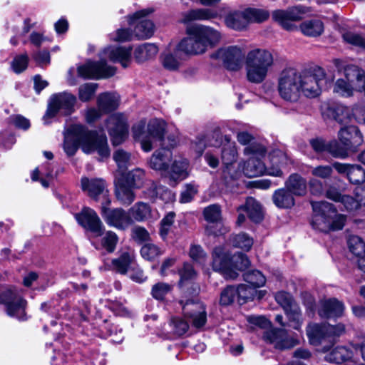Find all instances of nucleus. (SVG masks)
Wrapping results in <instances>:
<instances>
[{
    "label": "nucleus",
    "instance_id": "obj_56",
    "mask_svg": "<svg viewBox=\"0 0 365 365\" xmlns=\"http://www.w3.org/2000/svg\"><path fill=\"white\" fill-rule=\"evenodd\" d=\"M96 90L95 83H88L81 85L78 88V97L82 101H88L94 96Z\"/></svg>",
    "mask_w": 365,
    "mask_h": 365
},
{
    "label": "nucleus",
    "instance_id": "obj_39",
    "mask_svg": "<svg viewBox=\"0 0 365 365\" xmlns=\"http://www.w3.org/2000/svg\"><path fill=\"white\" fill-rule=\"evenodd\" d=\"M348 244L350 251L359 257V268L365 273V243L358 236H352Z\"/></svg>",
    "mask_w": 365,
    "mask_h": 365
},
{
    "label": "nucleus",
    "instance_id": "obj_10",
    "mask_svg": "<svg viewBox=\"0 0 365 365\" xmlns=\"http://www.w3.org/2000/svg\"><path fill=\"white\" fill-rule=\"evenodd\" d=\"M277 88L284 100L297 101L299 98V72L294 68L283 70L278 78Z\"/></svg>",
    "mask_w": 365,
    "mask_h": 365
},
{
    "label": "nucleus",
    "instance_id": "obj_4",
    "mask_svg": "<svg viewBox=\"0 0 365 365\" xmlns=\"http://www.w3.org/2000/svg\"><path fill=\"white\" fill-rule=\"evenodd\" d=\"M145 121L141 120L133 127V135L135 140L140 142L142 149L145 152L150 151L158 141H163V145L174 148L178 143V135L173 134L167 138L168 143L163 139L165 123L163 120L154 119L149 122L145 130Z\"/></svg>",
    "mask_w": 365,
    "mask_h": 365
},
{
    "label": "nucleus",
    "instance_id": "obj_22",
    "mask_svg": "<svg viewBox=\"0 0 365 365\" xmlns=\"http://www.w3.org/2000/svg\"><path fill=\"white\" fill-rule=\"evenodd\" d=\"M131 47L108 46L101 53L100 57L106 61L108 58L110 61L120 63L123 68L129 66L132 61Z\"/></svg>",
    "mask_w": 365,
    "mask_h": 365
},
{
    "label": "nucleus",
    "instance_id": "obj_57",
    "mask_svg": "<svg viewBox=\"0 0 365 365\" xmlns=\"http://www.w3.org/2000/svg\"><path fill=\"white\" fill-rule=\"evenodd\" d=\"M232 270H242L250 265L247 257L242 253H237L231 257Z\"/></svg>",
    "mask_w": 365,
    "mask_h": 365
},
{
    "label": "nucleus",
    "instance_id": "obj_36",
    "mask_svg": "<svg viewBox=\"0 0 365 365\" xmlns=\"http://www.w3.org/2000/svg\"><path fill=\"white\" fill-rule=\"evenodd\" d=\"M217 13L210 9H192L182 14L180 22L187 24L193 21H205L214 19Z\"/></svg>",
    "mask_w": 365,
    "mask_h": 365
},
{
    "label": "nucleus",
    "instance_id": "obj_63",
    "mask_svg": "<svg viewBox=\"0 0 365 365\" xmlns=\"http://www.w3.org/2000/svg\"><path fill=\"white\" fill-rule=\"evenodd\" d=\"M334 118L339 123L344 126H348V124L351 120L349 110L343 106H340L336 108Z\"/></svg>",
    "mask_w": 365,
    "mask_h": 365
},
{
    "label": "nucleus",
    "instance_id": "obj_5",
    "mask_svg": "<svg viewBox=\"0 0 365 365\" xmlns=\"http://www.w3.org/2000/svg\"><path fill=\"white\" fill-rule=\"evenodd\" d=\"M341 76L335 82L334 93L342 97L352 96L354 92H363L365 96V73L356 66L348 65L340 71Z\"/></svg>",
    "mask_w": 365,
    "mask_h": 365
},
{
    "label": "nucleus",
    "instance_id": "obj_24",
    "mask_svg": "<svg viewBox=\"0 0 365 365\" xmlns=\"http://www.w3.org/2000/svg\"><path fill=\"white\" fill-rule=\"evenodd\" d=\"M305 12L306 9L303 6H297L287 10L274 11L272 16L282 27L287 30H292L294 27L292 22L301 20Z\"/></svg>",
    "mask_w": 365,
    "mask_h": 365
},
{
    "label": "nucleus",
    "instance_id": "obj_46",
    "mask_svg": "<svg viewBox=\"0 0 365 365\" xmlns=\"http://www.w3.org/2000/svg\"><path fill=\"white\" fill-rule=\"evenodd\" d=\"M237 294V301L240 304H244L248 300H252L256 297L258 299L262 297V292H257L254 287L246 284H241L236 288Z\"/></svg>",
    "mask_w": 365,
    "mask_h": 365
},
{
    "label": "nucleus",
    "instance_id": "obj_41",
    "mask_svg": "<svg viewBox=\"0 0 365 365\" xmlns=\"http://www.w3.org/2000/svg\"><path fill=\"white\" fill-rule=\"evenodd\" d=\"M134 188L119 180H115V196L117 200L124 205H130L135 200Z\"/></svg>",
    "mask_w": 365,
    "mask_h": 365
},
{
    "label": "nucleus",
    "instance_id": "obj_34",
    "mask_svg": "<svg viewBox=\"0 0 365 365\" xmlns=\"http://www.w3.org/2000/svg\"><path fill=\"white\" fill-rule=\"evenodd\" d=\"M146 197L153 201L158 198L168 202L174 200L175 195L167 188L159 185L155 182H151L145 191Z\"/></svg>",
    "mask_w": 365,
    "mask_h": 365
},
{
    "label": "nucleus",
    "instance_id": "obj_8",
    "mask_svg": "<svg viewBox=\"0 0 365 365\" xmlns=\"http://www.w3.org/2000/svg\"><path fill=\"white\" fill-rule=\"evenodd\" d=\"M0 304L4 306L8 316L22 321L27 319V302L16 288L10 287L3 291L0 294Z\"/></svg>",
    "mask_w": 365,
    "mask_h": 365
},
{
    "label": "nucleus",
    "instance_id": "obj_60",
    "mask_svg": "<svg viewBox=\"0 0 365 365\" xmlns=\"http://www.w3.org/2000/svg\"><path fill=\"white\" fill-rule=\"evenodd\" d=\"M172 287L169 284L159 282L155 284L152 288L153 297L158 299H163L164 297L171 291Z\"/></svg>",
    "mask_w": 365,
    "mask_h": 365
},
{
    "label": "nucleus",
    "instance_id": "obj_47",
    "mask_svg": "<svg viewBox=\"0 0 365 365\" xmlns=\"http://www.w3.org/2000/svg\"><path fill=\"white\" fill-rule=\"evenodd\" d=\"M130 213L137 221H143L153 217L150 206L143 202L135 204L130 209Z\"/></svg>",
    "mask_w": 365,
    "mask_h": 365
},
{
    "label": "nucleus",
    "instance_id": "obj_38",
    "mask_svg": "<svg viewBox=\"0 0 365 365\" xmlns=\"http://www.w3.org/2000/svg\"><path fill=\"white\" fill-rule=\"evenodd\" d=\"M186 54L179 48V43L173 51L165 53L162 56V63L165 68L169 71L178 70L182 61V53Z\"/></svg>",
    "mask_w": 365,
    "mask_h": 365
},
{
    "label": "nucleus",
    "instance_id": "obj_62",
    "mask_svg": "<svg viewBox=\"0 0 365 365\" xmlns=\"http://www.w3.org/2000/svg\"><path fill=\"white\" fill-rule=\"evenodd\" d=\"M333 166L317 165L311 168V174L318 178L327 179L331 177L333 172Z\"/></svg>",
    "mask_w": 365,
    "mask_h": 365
},
{
    "label": "nucleus",
    "instance_id": "obj_55",
    "mask_svg": "<svg viewBox=\"0 0 365 365\" xmlns=\"http://www.w3.org/2000/svg\"><path fill=\"white\" fill-rule=\"evenodd\" d=\"M175 216V213L170 212L161 220L159 233L162 239L165 240L168 234L170 232L174 222Z\"/></svg>",
    "mask_w": 365,
    "mask_h": 365
},
{
    "label": "nucleus",
    "instance_id": "obj_58",
    "mask_svg": "<svg viewBox=\"0 0 365 365\" xmlns=\"http://www.w3.org/2000/svg\"><path fill=\"white\" fill-rule=\"evenodd\" d=\"M343 145H340L336 140L328 143L327 152L335 158H344L347 156V150Z\"/></svg>",
    "mask_w": 365,
    "mask_h": 365
},
{
    "label": "nucleus",
    "instance_id": "obj_32",
    "mask_svg": "<svg viewBox=\"0 0 365 365\" xmlns=\"http://www.w3.org/2000/svg\"><path fill=\"white\" fill-rule=\"evenodd\" d=\"M344 311L342 302L335 298L323 299L320 302L318 313L322 317H339Z\"/></svg>",
    "mask_w": 365,
    "mask_h": 365
},
{
    "label": "nucleus",
    "instance_id": "obj_7",
    "mask_svg": "<svg viewBox=\"0 0 365 365\" xmlns=\"http://www.w3.org/2000/svg\"><path fill=\"white\" fill-rule=\"evenodd\" d=\"M269 13L264 10L247 9L242 11H235L228 14L225 19L227 27L241 31L254 22H262L267 19Z\"/></svg>",
    "mask_w": 365,
    "mask_h": 365
},
{
    "label": "nucleus",
    "instance_id": "obj_1",
    "mask_svg": "<svg viewBox=\"0 0 365 365\" xmlns=\"http://www.w3.org/2000/svg\"><path fill=\"white\" fill-rule=\"evenodd\" d=\"M210 56L222 61L227 69L232 71L239 70L245 60L246 78L249 82L256 84L262 83L267 78L274 64L272 53L261 48H252L245 56L243 48L239 46H223Z\"/></svg>",
    "mask_w": 365,
    "mask_h": 365
},
{
    "label": "nucleus",
    "instance_id": "obj_50",
    "mask_svg": "<svg viewBox=\"0 0 365 365\" xmlns=\"http://www.w3.org/2000/svg\"><path fill=\"white\" fill-rule=\"evenodd\" d=\"M254 240L246 233H240L232 237V243L234 247L249 251L253 245Z\"/></svg>",
    "mask_w": 365,
    "mask_h": 365
},
{
    "label": "nucleus",
    "instance_id": "obj_33",
    "mask_svg": "<svg viewBox=\"0 0 365 365\" xmlns=\"http://www.w3.org/2000/svg\"><path fill=\"white\" fill-rule=\"evenodd\" d=\"M327 197L335 202H340L348 211H355L361 206H365L362 204L359 198L355 200L352 197L346 195H341L335 189H329L327 192Z\"/></svg>",
    "mask_w": 365,
    "mask_h": 365
},
{
    "label": "nucleus",
    "instance_id": "obj_2",
    "mask_svg": "<svg viewBox=\"0 0 365 365\" xmlns=\"http://www.w3.org/2000/svg\"><path fill=\"white\" fill-rule=\"evenodd\" d=\"M81 145L86 153L96 151L101 158L110 154L107 138L104 134L86 130L81 125H73L65 134L64 150L68 155H73Z\"/></svg>",
    "mask_w": 365,
    "mask_h": 365
},
{
    "label": "nucleus",
    "instance_id": "obj_6",
    "mask_svg": "<svg viewBox=\"0 0 365 365\" xmlns=\"http://www.w3.org/2000/svg\"><path fill=\"white\" fill-rule=\"evenodd\" d=\"M266 153L264 146L257 143H252L244 150V154L250 156V159L243 165L241 163V173L248 178H255L264 174L279 177L282 172L278 166L266 168L260 160Z\"/></svg>",
    "mask_w": 365,
    "mask_h": 365
},
{
    "label": "nucleus",
    "instance_id": "obj_15",
    "mask_svg": "<svg viewBox=\"0 0 365 365\" xmlns=\"http://www.w3.org/2000/svg\"><path fill=\"white\" fill-rule=\"evenodd\" d=\"M154 9L147 8L136 11L133 15L128 16V24L130 26H135V36L138 38H148L151 37L155 31L153 23L144 18L152 13Z\"/></svg>",
    "mask_w": 365,
    "mask_h": 365
},
{
    "label": "nucleus",
    "instance_id": "obj_49",
    "mask_svg": "<svg viewBox=\"0 0 365 365\" xmlns=\"http://www.w3.org/2000/svg\"><path fill=\"white\" fill-rule=\"evenodd\" d=\"M113 159L118 165V173H123L131 163L130 154L122 149H118L113 153Z\"/></svg>",
    "mask_w": 365,
    "mask_h": 365
},
{
    "label": "nucleus",
    "instance_id": "obj_21",
    "mask_svg": "<svg viewBox=\"0 0 365 365\" xmlns=\"http://www.w3.org/2000/svg\"><path fill=\"white\" fill-rule=\"evenodd\" d=\"M180 304L182 305L185 317L192 320L195 327L200 328L205 325L207 321V314L202 302L192 299L187 301L185 304L180 302Z\"/></svg>",
    "mask_w": 365,
    "mask_h": 365
},
{
    "label": "nucleus",
    "instance_id": "obj_23",
    "mask_svg": "<svg viewBox=\"0 0 365 365\" xmlns=\"http://www.w3.org/2000/svg\"><path fill=\"white\" fill-rule=\"evenodd\" d=\"M264 338L278 349H291L299 344L298 339L288 337L287 331L283 329H272L267 331L264 334Z\"/></svg>",
    "mask_w": 365,
    "mask_h": 365
},
{
    "label": "nucleus",
    "instance_id": "obj_30",
    "mask_svg": "<svg viewBox=\"0 0 365 365\" xmlns=\"http://www.w3.org/2000/svg\"><path fill=\"white\" fill-rule=\"evenodd\" d=\"M187 168L188 161L180 155H175L165 176L169 178L171 183H174L187 177Z\"/></svg>",
    "mask_w": 365,
    "mask_h": 365
},
{
    "label": "nucleus",
    "instance_id": "obj_45",
    "mask_svg": "<svg viewBox=\"0 0 365 365\" xmlns=\"http://www.w3.org/2000/svg\"><path fill=\"white\" fill-rule=\"evenodd\" d=\"M120 174L121 176L117 179L134 189L139 188L142 185L145 175L143 170L139 168L128 172L125 175Z\"/></svg>",
    "mask_w": 365,
    "mask_h": 365
},
{
    "label": "nucleus",
    "instance_id": "obj_20",
    "mask_svg": "<svg viewBox=\"0 0 365 365\" xmlns=\"http://www.w3.org/2000/svg\"><path fill=\"white\" fill-rule=\"evenodd\" d=\"M81 189L90 197L98 200L100 197L103 202L109 197V191L106 182L102 178H88L83 177L81 180Z\"/></svg>",
    "mask_w": 365,
    "mask_h": 365
},
{
    "label": "nucleus",
    "instance_id": "obj_61",
    "mask_svg": "<svg viewBox=\"0 0 365 365\" xmlns=\"http://www.w3.org/2000/svg\"><path fill=\"white\" fill-rule=\"evenodd\" d=\"M343 38L350 44L365 48V35L346 32L343 34Z\"/></svg>",
    "mask_w": 365,
    "mask_h": 365
},
{
    "label": "nucleus",
    "instance_id": "obj_11",
    "mask_svg": "<svg viewBox=\"0 0 365 365\" xmlns=\"http://www.w3.org/2000/svg\"><path fill=\"white\" fill-rule=\"evenodd\" d=\"M76 97L69 93H60L53 95L49 101L48 107L43 116L44 123H50V119L57 115H68L74 111Z\"/></svg>",
    "mask_w": 365,
    "mask_h": 365
},
{
    "label": "nucleus",
    "instance_id": "obj_29",
    "mask_svg": "<svg viewBox=\"0 0 365 365\" xmlns=\"http://www.w3.org/2000/svg\"><path fill=\"white\" fill-rule=\"evenodd\" d=\"M358 349V346L353 344L349 346H338L327 354L325 359L329 362L336 364L353 361L355 352Z\"/></svg>",
    "mask_w": 365,
    "mask_h": 365
},
{
    "label": "nucleus",
    "instance_id": "obj_25",
    "mask_svg": "<svg viewBox=\"0 0 365 365\" xmlns=\"http://www.w3.org/2000/svg\"><path fill=\"white\" fill-rule=\"evenodd\" d=\"M333 167L339 174L346 175L352 184L365 182V170L359 165L336 162Z\"/></svg>",
    "mask_w": 365,
    "mask_h": 365
},
{
    "label": "nucleus",
    "instance_id": "obj_53",
    "mask_svg": "<svg viewBox=\"0 0 365 365\" xmlns=\"http://www.w3.org/2000/svg\"><path fill=\"white\" fill-rule=\"evenodd\" d=\"M163 251L155 245L148 243L144 245L141 250L142 257L147 260H153L163 254Z\"/></svg>",
    "mask_w": 365,
    "mask_h": 365
},
{
    "label": "nucleus",
    "instance_id": "obj_28",
    "mask_svg": "<svg viewBox=\"0 0 365 365\" xmlns=\"http://www.w3.org/2000/svg\"><path fill=\"white\" fill-rule=\"evenodd\" d=\"M174 155L169 148H163L152 155L150 166L155 170L162 172L165 176Z\"/></svg>",
    "mask_w": 365,
    "mask_h": 365
},
{
    "label": "nucleus",
    "instance_id": "obj_26",
    "mask_svg": "<svg viewBox=\"0 0 365 365\" xmlns=\"http://www.w3.org/2000/svg\"><path fill=\"white\" fill-rule=\"evenodd\" d=\"M205 219L210 222H216L206 227L205 232L208 235H219L224 233L222 230V225L218 223L221 220V207L220 205L213 204L206 207L203 210Z\"/></svg>",
    "mask_w": 365,
    "mask_h": 365
},
{
    "label": "nucleus",
    "instance_id": "obj_35",
    "mask_svg": "<svg viewBox=\"0 0 365 365\" xmlns=\"http://www.w3.org/2000/svg\"><path fill=\"white\" fill-rule=\"evenodd\" d=\"M284 187L294 196H304L307 193V181L301 175L292 174L286 180Z\"/></svg>",
    "mask_w": 365,
    "mask_h": 365
},
{
    "label": "nucleus",
    "instance_id": "obj_31",
    "mask_svg": "<svg viewBox=\"0 0 365 365\" xmlns=\"http://www.w3.org/2000/svg\"><path fill=\"white\" fill-rule=\"evenodd\" d=\"M113 269L117 272L125 274L135 268V257L133 250L128 249L122 251L118 258L112 260Z\"/></svg>",
    "mask_w": 365,
    "mask_h": 365
},
{
    "label": "nucleus",
    "instance_id": "obj_44",
    "mask_svg": "<svg viewBox=\"0 0 365 365\" xmlns=\"http://www.w3.org/2000/svg\"><path fill=\"white\" fill-rule=\"evenodd\" d=\"M307 334L312 344L317 345L321 340L329 336L327 325L310 324L307 327Z\"/></svg>",
    "mask_w": 365,
    "mask_h": 365
},
{
    "label": "nucleus",
    "instance_id": "obj_59",
    "mask_svg": "<svg viewBox=\"0 0 365 365\" xmlns=\"http://www.w3.org/2000/svg\"><path fill=\"white\" fill-rule=\"evenodd\" d=\"M275 299L277 302L282 306L284 312L289 311L292 306L297 304L293 300L292 296L284 292H279L276 294Z\"/></svg>",
    "mask_w": 365,
    "mask_h": 365
},
{
    "label": "nucleus",
    "instance_id": "obj_13",
    "mask_svg": "<svg viewBox=\"0 0 365 365\" xmlns=\"http://www.w3.org/2000/svg\"><path fill=\"white\" fill-rule=\"evenodd\" d=\"M106 128L113 145L121 144L128 138V118L123 113H116L110 115L106 122Z\"/></svg>",
    "mask_w": 365,
    "mask_h": 365
},
{
    "label": "nucleus",
    "instance_id": "obj_14",
    "mask_svg": "<svg viewBox=\"0 0 365 365\" xmlns=\"http://www.w3.org/2000/svg\"><path fill=\"white\" fill-rule=\"evenodd\" d=\"M313 217L312 225L313 228L321 232H329L331 227V219L334 217L335 209L327 202H312Z\"/></svg>",
    "mask_w": 365,
    "mask_h": 365
},
{
    "label": "nucleus",
    "instance_id": "obj_27",
    "mask_svg": "<svg viewBox=\"0 0 365 365\" xmlns=\"http://www.w3.org/2000/svg\"><path fill=\"white\" fill-rule=\"evenodd\" d=\"M338 138L341 145L346 148L360 145L363 142V135L356 126L342 127L338 133Z\"/></svg>",
    "mask_w": 365,
    "mask_h": 365
},
{
    "label": "nucleus",
    "instance_id": "obj_54",
    "mask_svg": "<svg viewBox=\"0 0 365 365\" xmlns=\"http://www.w3.org/2000/svg\"><path fill=\"white\" fill-rule=\"evenodd\" d=\"M118 241L117 235L113 231H107L101 238V245L108 252H113Z\"/></svg>",
    "mask_w": 365,
    "mask_h": 365
},
{
    "label": "nucleus",
    "instance_id": "obj_17",
    "mask_svg": "<svg viewBox=\"0 0 365 365\" xmlns=\"http://www.w3.org/2000/svg\"><path fill=\"white\" fill-rule=\"evenodd\" d=\"M115 72V68L108 66L102 58L98 62L87 61L77 67L78 76L84 78H108L113 76Z\"/></svg>",
    "mask_w": 365,
    "mask_h": 365
},
{
    "label": "nucleus",
    "instance_id": "obj_3",
    "mask_svg": "<svg viewBox=\"0 0 365 365\" xmlns=\"http://www.w3.org/2000/svg\"><path fill=\"white\" fill-rule=\"evenodd\" d=\"M187 37L179 43L187 54L200 55L215 47L221 41V33L213 27L197 24L187 29Z\"/></svg>",
    "mask_w": 365,
    "mask_h": 365
},
{
    "label": "nucleus",
    "instance_id": "obj_12",
    "mask_svg": "<svg viewBox=\"0 0 365 365\" xmlns=\"http://www.w3.org/2000/svg\"><path fill=\"white\" fill-rule=\"evenodd\" d=\"M225 141L221 150L222 173L225 177L234 179L241 173L242 163H237L238 153L235 142L231 141L227 136H225Z\"/></svg>",
    "mask_w": 365,
    "mask_h": 365
},
{
    "label": "nucleus",
    "instance_id": "obj_9",
    "mask_svg": "<svg viewBox=\"0 0 365 365\" xmlns=\"http://www.w3.org/2000/svg\"><path fill=\"white\" fill-rule=\"evenodd\" d=\"M325 71L321 67H317L312 72L304 71L299 72V96L316 97L319 95L325 83Z\"/></svg>",
    "mask_w": 365,
    "mask_h": 365
},
{
    "label": "nucleus",
    "instance_id": "obj_18",
    "mask_svg": "<svg viewBox=\"0 0 365 365\" xmlns=\"http://www.w3.org/2000/svg\"><path fill=\"white\" fill-rule=\"evenodd\" d=\"M78 223L87 230L93 232L95 236L103 234L104 225L95 210L90 207H83L79 213L74 215Z\"/></svg>",
    "mask_w": 365,
    "mask_h": 365
},
{
    "label": "nucleus",
    "instance_id": "obj_16",
    "mask_svg": "<svg viewBox=\"0 0 365 365\" xmlns=\"http://www.w3.org/2000/svg\"><path fill=\"white\" fill-rule=\"evenodd\" d=\"M110 199L102 202L101 215L105 222L110 227L118 230H125L128 227L132 220L130 215L123 209H110Z\"/></svg>",
    "mask_w": 365,
    "mask_h": 365
},
{
    "label": "nucleus",
    "instance_id": "obj_52",
    "mask_svg": "<svg viewBox=\"0 0 365 365\" xmlns=\"http://www.w3.org/2000/svg\"><path fill=\"white\" fill-rule=\"evenodd\" d=\"M292 326L294 329L299 330L301 328L303 319L299 307L297 304L292 306L289 311L285 312Z\"/></svg>",
    "mask_w": 365,
    "mask_h": 365
},
{
    "label": "nucleus",
    "instance_id": "obj_42",
    "mask_svg": "<svg viewBox=\"0 0 365 365\" xmlns=\"http://www.w3.org/2000/svg\"><path fill=\"white\" fill-rule=\"evenodd\" d=\"M158 52V48L155 44L145 43L135 47L134 58L139 63H143L155 56Z\"/></svg>",
    "mask_w": 365,
    "mask_h": 365
},
{
    "label": "nucleus",
    "instance_id": "obj_43",
    "mask_svg": "<svg viewBox=\"0 0 365 365\" xmlns=\"http://www.w3.org/2000/svg\"><path fill=\"white\" fill-rule=\"evenodd\" d=\"M238 210H245L248 217L253 222H258L262 220V207L259 203L253 197H248L245 205L240 207Z\"/></svg>",
    "mask_w": 365,
    "mask_h": 365
},
{
    "label": "nucleus",
    "instance_id": "obj_19",
    "mask_svg": "<svg viewBox=\"0 0 365 365\" xmlns=\"http://www.w3.org/2000/svg\"><path fill=\"white\" fill-rule=\"evenodd\" d=\"M212 266L215 271L221 272L227 279H235L238 276L237 272L232 270L231 257L223 247L214 249Z\"/></svg>",
    "mask_w": 365,
    "mask_h": 365
},
{
    "label": "nucleus",
    "instance_id": "obj_40",
    "mask_svg": "<svg viewBox=\"0 0 365 365\" xmlns=\"http://www.w3.org/2000/svg\"><path fill=\"white\" fill-rule=\"evenodd\" d=\"M274 204L281 209H289L295 205L294 196L285 187L277 189L272 195Z\"/></svg>",
    "mask_w": 365,
    "mask_h": 365
},
{
    "label": "nucleus",
    "instance_id": "obj_48",
    "mask_svg": "<svg viewBox=\"0 0 365 365\" xmlns=\"http://www.w3.org/2000/svg\"><path fill=\"white\" fill-rule=\"evenodd\" d=\"M302 32L309 36H317L324 31V26L319 20H310L302 23L300 26Z\"/></svg>",
    "mask_w": 365,
    "mask_h": 365
},
{
    "label": "nucleus",
    "instance_id": "obj_64",
    "mask_svg": "<svg viewBox=\"0 0 365 365\" xmlns=\"http://www.w3.org/2000/svg\"><path fill=\"white\" fill-rule=\"evenodd\" d=\"M236 298L237 299L236 288L227 287L221 293L220 304L225 306L230 305Z\"/></svg>",
    "mask_w": 365,
    "mask_h": 365
},
{
    "label": "nucleus",
    "instance_id": "obj_51",
    "mask_svg": "<svg viewBox=\"0 0 365 365\" xmlns=\"http://www.w3.org/2000/svg\"><path fill=\"white\" fill-rule=\"evenodd\" d=\"M245 281L252 285L251 287H262L266 282L264 276L258 270L248 272L244 274Z\"/></svg>",
    "mask_w": 365,
    "mask_h": 365
},
{
    "label": "nucleus",
    "instance_id": "obj_37",
    "mask_svg": "<svg viewBox=\"0 0 365 365\" xmlns=\"http://www.w3.org/2000/svg\"><path fill=\"white\" fill-rule=\"evenodd\" d=\"M120 97L115 93H103L97 98L98 109L104 113H109L116 109L119 106Z\"/></svg>",
    "mask_w": 365,
    "mask_h": 365
}]
</instances>
